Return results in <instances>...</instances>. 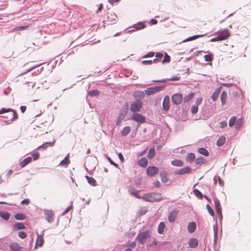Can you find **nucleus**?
<instances>
[{"mask_svg": "<svg viewBox=\"0 0 251 251\" xmlns=\"http://www.w3.org/2000/svg\"><path fill=\"white\" fill-rule=\"evenodd\" d=\"M141 199L151 202L159 201L163 200L161 195L159 193L145 194L142 196Z\"/></svg>", "mask_w": 251, "mask_h": 251, "instance_id": "obj_1", "label": "nucleus"}, {"mask_svg": "<svg viewBox=\"0 0 251 251\" xmlns=\"http://www.w3.org/2000/svg\"><path fill=\"white\" fill-rule=\"evenodd\" d=\"M151 237V232L149 230L140 232L136 238L137 241L142 245L144 244L147 240Z\"/></svg>", "mask_w": 251, "mask_h": 251, "instance_id": "obj_2", "label": "nucleus"}, {"mask_svg": "<svg viewBox=\"0 0 251 251\" xmlns=\"http://www.w3.org/2000/svg\"><path fill=\"white\" fill-rule=\"evenodd\" d=\"M230 36V34L226 30H222L218 32V35L215 38L211 39V42H216L222 41L227 39Z\"/></svg>", "mask_w": 251, "mask_h": 251, "instance_id": "obj_3", "label": "nucleus"}, {"mask_svg": "<svg viewBox=\"0 0 251 251\" xmlns=\"http://www.w3.org/2000/svg\"><path fill=\"white\" fill-rule=\"evenodd\" d=\"M143 102L142 101L137 100L135 101L131 104L130 110L132 112H139L142 107Z\"/></svg>", "mask_w": 251, "mask_h": 251, "instance_id": "obj_4", "label": "nucleus"}, {"mask_svg": "<svg viewBox=\"0 0 251 251\" xmlns=\"http://www.w3.org/2000/svg\"><path fill=\"white\" fill-rule=\"evenodd\" d=\"M45 219L49 223H52L54 220V213L52 210L45 209L44 211Z\"/></svg>", "mask_w": 251, "mask_h": 251, "instance_id": "obj_5", "label": "nucleus"}, {"mask_svg": "<svg viewBox=\"0 0 251 251\" xmlns=\"http://www.w3.org/2000/svg\"><path fill=\"white\" fill-rule=\"evenodd\" d=\"M130 119L140 124L144 123L146 121L145 117L139 113L133 114Z\"/></svg>", "mask_w": 251, "mask_h": 251, "instance_id": "obj_6", "label": "nucleus"}, {"mask_svg": "<svg viewBox=\"0 0 251 251\" xmlns=\"http://www.w3.org/2000/svg\"><path fill=\"white\" fill-rule=\"evenodd\" d=\"M9 112H12L13 113V117L11 119V121L16 120L18 118V114H17L16 111L15 110H13L11 108H7V109H5L4 108H2L0 110V114H2L5 113Z\"/></svg>", "mask_w": 251, "mask_h": 251, "instance_id": "obj_7", "label": "nucleus"}, {"mask_svg": "<svg viewBox=\"0 0 251 251\" xmlns=\"http://www.w3.org/2000/svg\"><path fill=\"white\" fill-rule=\"evenodd\" d=\"M158 172V168L155 166H149L147 169V174L150 176H153L157 174Z\"/></svg>", "mask_w": 251, "mask_h": 251, "instance_id": "obj_8", "label": "nucleus"}, {"mask_svg": "<svg viewBox=\"0 0 251 251\" xmlns=\"http://www.w3.org/2000/svg\"><path fill=\"white\" fill-rule=\"evenodd\" d=\"M172 99L173 103L177 105L181 102L183 97L180 94H176L172 96Z\"/></svg>", "mask_w": 251, "mask_h": 251, "instance_id": "obj_9", "label": "nucleus"}, {"mask_svg": "<svg viewBox=\"0 0 251 251\" xmlns=\"http://www.w3.org/2000/svg\"><path fill=\"white\" fill-rule=\"evenodd\" d=\"M127 113V111L126 109L122 110L119 115L118 116L117 119L116 120V125H119L122 122V121L125 118L126 116Z\"/></svg>", "mask_w": 251, "mask_h": 251, "instance_id": "obj_10", "label": "nucleus"}, {"mask_svg": "<svg viewBox=\"0 0 251 251\" xmlns=\"http://www.w3.org/2000/svg\"><path fill=\"white\" fill-rule=\"evenodd\" d=\"M178 214V211L176 210H174L171 212L168 217V219L169 222L173 223L175 221V220L177 218Z\"/></svg>", "mask_w": 251, "mask_h": 251, "instance_id": "obj_11", "label": "nucleus"}, {"mask_svg": "<svg viewBox=\"0 0 251 251\" xmlns=\"http://www.w3.org/2000/svg\"><path fill=\"white\" fill-rule=\"evenodd\" d=\"M188 246L191 248H196L198 246V240L197 238H191L188 242Z\"/></svg>", "mask_w": 251, "mask_h": 251, "instance_id": "obj_12", "label": "nucleus"}, {"mask_svg": "<svg viewBox=\"0 0 251 251\" xmlns=\"http://www.w3.org/2000/svg\"><path fill=\"white\" fill-rule=\"evenodd\" d=\"M170 99L168 96H166L164 98L163 101V109L166 111H168L170 108Z\"/></svg>", "mask_w": 251, "mask_h": 251, "instance_id": "obj_13", "label": "nucleus"}, {"mask_svg": "<svg viewBox=\"0 0 251 251\" xmlns=\"http://www.w3.org/2000/svg\"><path fill=\"white\" fill-rule=\"evenodd\" d=\"M70 163V160L69 159V154H68L59 163V165L67 167Z\"/></svg>", "mask_w": 251, "mask_h": 251, "instance_id": "obj_14", "label": "nucleus"}, {"mask_svg": "<svg viewBox=\"0 0 251 251\" xmlns=\"http://www.w3.org/2000/svg\"><path fill=\"white\" fill-rule=\"evenodd\" d=\"M227 97V92L226 91H223L221 95V100L223 105L226 103Z\"/></svg>", "mask_w": 251, "mask_h": 251, "instance_id": "obj_15", "label": "nucleus"}, {"mask_svg": "<svg viewBox=\"0 0 251 251\" xmlns=\"http://www.w3.org/2000/svg\"><path fill=\"white\" fill-rule=\"evenodd\" d=\"M148 160L145 157H142L138 161V165L142 167H146L148 165Z\"/></svg>", "mask_w": 251, "mask_h": 251, "instance_id": "obj_16", "label": "nucleus"}, {"mask_svg": "<svg viewBox=\"0 0 251 251\" xmlns=\"http://www.w3.org/2000/svg\"><path fill=\"white\" fill-rule=\"evenodd\" d=\"M196 228V224L195 222L189 223L188 225L187 229L189 233H193Z\"/></svg>", "mask_w": 251, "mask_h": 251, "instance_id": "obj_17", "label": "nucleus"}, {"mask_svg": "<svg viewBox=\"0 0 251 251\" xmlns=\"http://www.w3.org/2000/svg\"><path fill=\"white\" fill-rule=\"evenodd\" d=\"M161 179L162 182L166 183L168 180V173L164 171H162L160 174Z\"/></svg>", "mask_w": 251, "mask_h": 251, "instance_id": "obj_18", "label": "nucleus"}, {"mask_svg": "<svg viewBox=\"0 0 251 251\" xmlns=\"http://www.w3.org/2000/svg\"><path fill=\"white\" fill-rule=\"evenodd\" d=\"M32 161V157H27V158L24 159L23 161H22L20 165L22 168H23L25 167L26 165L28 164L29 163H30Z\"/></svg>", "mask_w": 251, "mask_h": 251, "instance_id": "obj_19", "label": "nucleus"}, {"mask_svg": "<svg viewBox=\"0 0 251 251\" xmlns=\"http://www.w3.org/2000/svg\"><path fill=\"white\" fill-rule=\"evenodd\" d=\"M215 208L218 215H221L222 209L221 208V204L218 200H214Z\"/></svg>", "mask_w": 251, "mask_h": 251, "instance_id": "obj_20", "label": "nucleus"}, {"mask_svg": "<svg viewBox=\"0 0 251 251\" xmlns=\"http://www.w3.org/2000/svg\"><path fill=\"white\" fill-rule=\"evenodd\" d=\"M43 234L38 235L37 239L36 242V246L41 247L44 243Z\"/></svg>", "mask_w": 251, "mask_h": 251, "instance_id": "obj_21", "label": "nucleus"}, {"mask_svg": "<svg viewBox=\"0 0 251 251\" xmlns=\"http://www.w3.org/2000/svg\"><path fill=\"white\" fill-rule=\"evenodd\" d=\"M9 247L11 250L13 251H20L21 250V247L17 243H11Z\"/></svg>", "mask_w": 251, "mask_h": 251, "instance_id": "obj_22", "label": "nucleus"}, {"mask_svg": "<svg viewBox=\"0 0 251 251\" xmlns=\"http://www.w3.org/2000/svg\"><path fill=\"white\" fill-rule=\"evenodd\" d=\"M165 227V224L164 222H160L157 227V231L159 234H162Z\"/></svg>", "mask_w": 251, "mask_h": 251, "instance_id": "obj_23", "label": "nucleus"}, {"mask_svg": "<svg viewBox=\"0 0 251 251\" xmlns=\"http://www.w3.org/2000/svg\"><path fill=\"white\" fill-rule=\"evenodd\" d=\"M172 165L177 167H181L183 165V162L182 161L179 159H176L171 162Z\"/></svg>", "mask_w": 251, "mask_h": 251, "instance_id": "obj_24", "label": "nucleus"}, {"mask_svg": "<svg viewBox=\"0 0 251 251\" xmlns=\"http://www.w3.org/2000/svg\"><path fill=\"white\" fill-rule=\"evenodd\" d=\"M198 151L199 153L205 156H208L209 155V152L204 148H200L198 149Z\"/></svg>", "mask_w": 251, "mask_h": 251, "instance_id": "obj_25", "label": "nucleus"}, {"mask_svg": "<svg viewBox=\"0 0 251 251\" xmlns=\"http://www.w3.org/2000/svg\"><path fill=\"white\" fill-rule=\"evenodd\" d=\"M25 228V226L22 223H17L14 225V229H24Z\"/></svg>", "mask_w": 251, "mask_h": 251, "instance_id": "obj_26", "label": "nucleus"}, {"mask_svg": "<svg viewBox=\"0 0 251 251\" xmlns=\"http://www.w3.org/2000/svg\"><path fill=\"white\" fill-rule=\"evenodd\" d=\"M130 130V127L129 126H126L122 129L121 134L123 136H126L129 133Z\"/></svg>", "mask_w": 251, "mask_h": 251, "instance_id": "obj_27", "label": "nucleus"}, {"mask_svg": "<svg viewBox=\"0 0 251 251\" xmlns=\"http://www.w3.org/2000/svg\"><path fill=\"white\" fill-rule=\"evenodd\" d=\"M129 194L134 196L138 199H141L142 197L139 195V191H135L134 189L129 190Z\"/></svg>", "mask_w": 251, "mask_h": 251, "instance_id": "obj_28", "label": "nucleus"}, {"mask_svg": "<svg viewBox=\"0 0 251 251\" xmlns=\"http://www.w3.org/2000/svg\"><path fill=\"white\" fill-rule=\"evenodd\" d=\"M0 216L4 220H7L10 218V214L7 212H0Z\"/></svg>", "mask_w": 251, "mask_h": 251, "instance_id": "obj_29", "label": "nucleus"}, {"mask_svg": "<svg viewBox=\"0 0 251 251\" xmlns=\"http://www.w3.org/2000/svg\"><path fill=\"white\" fill-rule=\"evenodd\" d=\"M204 35H196L190 37H188V38L186 39L183 41V42L190 41L192 40H196L200 37H201L204 36Z\"/></svg>", "mask_w": 251, "mask_h": 251, "instance_id": "obj_30", "label": "nucleus"}, {"mask_svg": "<svg viewBox=\"0 0 251 251\" xmlns=\"http://www.w3.org/2000/svg\"><path fill=\"white\" fill-rule=\"evenodd\" d=\"M226 141V137L224 136H221L218 139L217 142V145L218 146H222L224 145Z\"/></svg>", "mask_w": 251, "mask_h": 251, "instance_id": "obj_31", "label": "nucleus"}, {"mask_svg": "<svg viewBox=\"0 0 251 251\" xmlns=\"http://www.w3.org/2000/svg\"><path fill=\"white\" fill-rule=\"evenodd\" d=\"M195 159V155L193 153H189L186 157V160L189 162H193Z\"/></svg>", "mask_w": 251, "mask_h": 251, "instance_id": "obj_32", "label": "nucleus"}, {"mask_svg": "<svg viewBox=\"0 0 251 251\" xmlns=\"http://www.w3.org/2000/svg\"><path fill=\"white\" fill-rule=\"evenodd\" d=\"M145 27V25L142 22H139L133 25V27L137 30L141 29Z\"/></svg>", "mask_w": 251, "mask_h": 251, "instance_id": "obj_33", "label": "nucleus"}, {"mask_svg": "<svg viewBox=\"0 0 251 251\" xmlns=\"http://www.w3.org/2000/svg\"><path fill=\"white\" fill-rule=\"evenodd\" d=\"M163 56L161 53H157L155 55V58L153 59V63L160 62Z\"/></svg>", "mask_w": 251, "mask_h": 251, "instance_id": "obj_34", "label": "nucleus"}, {"mask_svg": "<svg viewBox=\"0 0 251 251\" xmlns=\"http://www.w3.org/2000/svg\"><path fill=\"white\" fill-rule=\"evenodd\" d=\"M86 178L87 179L88 183L93 186L96 185V180L92 177H90L89 176H86Z\"/></svg>", "mask_w": 251, "mask_h": 251, "instance_id": "obj_35", "label": "nucleus"}, {"mask_svg": "<svg viewBox=\"0 0 251 251\" xmlns=\"http://www.w3.org/2000/svg\"><path fill=\"white\" fill-rule=\"evenodd\" d=\"M54 143L55 142H46L44 144H43V145H41L40 146H39L38 147V148H47L49 146L50 147H52L54 146Z\"/></svg>", "mask_w": 251, "mask_h": 251, "instance_id": "obj_36", "label": "nucleus"}, {"mask_svg": "<svg viewBox=\"0 0 251 251\" xmlns=\"http://www.w3.org/2000/svg\"><path fill=\"white\" fill-rule=\"evenodd\" d=\"M155 151L154 149V148L150 149V150H149V152L148 153V157L150 159L153 158L155 155Z\"/></svg>", "mask_w": 251, "mask_h": 251, "instance_id": "obj_37", "label": "nucleus"}, {"mask_svg": "<svg viewBox=\"0 0 251 251\" xmlns=\"http://www.w3.org/2000/svg\"><path fill=\"white\" fill-rule=\"evenodd\" d=\"M195 163L197 165H201L205 163L204 159L202 157H199L195 160Z\"/></svg>", "mask_w": 251, "mask_h": 251, "instance_id": "obj_38", "label": "nucleus"}, {"mask_svg": "<svg viewBox=\"0 0 251 251\" xmlns=\"http://www.w3.org/2000/svg\"><path fill=\"white\" fill-rule=\"evenodd\" d=\"M194 194L199 199H201L203 195L202 193L197 189H195L193 190Z\"/></svg>", "mask_w": 251, "mask_h": 251, "instance_id": "obj_39", "label": "nucleus"}, {"mask_svg": "<svg viewBox=\"0 0 251 251\" xmlns=\"http://www.w3.org/2000/svg\"><path fill=\"white\" fill-rule=\"evenodd\" d=\"M194 96V94L193 93H190L188 95L184 97L183 100L184 102H188L191 100Z\"/></svg>", "mask_w": 251, "mask_h": 251, "instance_id": "obj_40", "label": "nucleus"}, {"mask_svg": "<svg viewBox=\"0 0 251 251\" xmlns=\"http://www.w3.org/2000/svg\"><path fill=\"white\" fill-rule=\"evenodd\" d=\"M236 117L235 116L232 117L229 121V126L230 127L233 126L235 124H236Z\"/></svg>", "mask_w": 251, "mask_h": 251, "instance_id": "obj_41", "label": "nucleus"}, {"mask_svg": "<svg viewBox=\"0 0 251 251\" xmlns=\"http://www.w3.org/2000/svg\"><path fill=\"white\" fill-rule=\"evenodd\" d=\"M170 61H171L170 56L167 53H165L164 57L162 61V63H169L170 62Z\"/></svg>", "mask_w": 251, "mask_h": 251, "instance_id": "obj_42", "label": "nucleus"}, {"mask_svg": "<svg viewBox=\"0 0 251 251\" xmlns=\"http://www.w3.org/2000/svg\"><path fill=\"white\" fill-rule=\"evenodd\" d=\"M15 218L17 220H23L25 219L26 217L24 214H21V213H18V214H16L15 215Z\"/></svg>", "mask_w": 251, "mask_h": 251, "instance_id": "obj_43", "label": "nucleus"}, {"mask_svg": "<svg viewBox=\"0 0 251 251\" xmlns=\"http://www.w3.org/2000/svg\"><path fill=\"white\" fill-rule=\"evenodd\" d=\"M28 27V25L16 26L13 29V31H19V30H24V29H26Z\"/></svg>", "mask_w": 251, "mask_h": 251, "instance_id": "obj_44", "label": "nucleus"}, {"mask_svg": "<svg viewBox=\"0 0 251 251\" xmlns=\"http://www.w3.org/2000/svg\"><path fill=\"white\" fill-rule=\"evenodd\" d=\"M145 93L147 95H151L154 94L155 93L153 91V89L152 87H150L146 89L145 91Z\"/></svg>", "mask_w": 251, "mask_h": 251, "instance_id": "obj_45", "label": "nucleus"}, {"mask_svg": "<svg viewBox=\"0 0 251 251\" xmlns=\"http://www.w3.org/2000/svg\"><path fill=\"white\" fill-rule=\"evenodd\" d=\"M206 208H207L209 213L210 214V215L212 216H214V212L213 210L212 209V208L211 207V206L209 204H207L206 205Z\"/></svg>", "mask_w": 251, "mask_h": 251, "instance_id": "obj_46", "label": "nucleus"}, {"mask_svg": "<svg viewBox=\"0 0 251 251\" xmlns=\"http://www.w3.org/2000/svg\"><path fill=\"white\" fill-rule=\"evenodd\" d=\"M243 124V120L242 119H239L236 122L235 126L236 128H239L241 127Z\"/></svg>", "mask_w": 251, "mask_h": 251, "instance_id": "obj_47", "label": "nucleus"}, {"mask_svg": "<svg viewBox=\"0 0 251 251\" xmlns=\"http://www.w3.org/2000/svg\"><path fill=\"white\" fill-rule=\"evenodd\" d=\"M204 57L206 61L210 62L213 60V56L211 54L205 55Z\"/></svg>", "mask_w": 251, "mask_h": 251, "instance_id": "obj_48", "label": "nucleus"}, {"mask_svg": "<svg viewBox=\"0 0 251 251\" xmlns=\"http://www.w3.org/2000/svg\"><path fill=\"white\" fill-rule=\"evenodd\" d=\"M220 91H215L212 96V99L213 101H215L217 100L218 98L219 95Z\"/></svg>", "mask_w": 251, "mask_h": 251, "instance_id": "obj_49", "label": "nucleus"}, {"mask_svg": "<svg viewBox=\"0 0 251 251\" xmlns=\"http://www.w3.org/2000/svg\"><path fill=\"white\" fill-rule=\"evenodd\" d=\"M89 95L91 96H97L99 95V92L97 90H93L89 92Z\"/></svg>", "mask_w": 251, "mask_h": 251, "instance_id": "obj_50", "label": "nucleus"}, {"mask_svg": "<svg viewBox=\"0 0 251 251\" xmlns=\"http://www.w3.org/2000/svg\"><path fill=\"white\" fill-rule=\"evenodd\" d=\"M153 89L154 92L155 93L157 92H159L160 90H162L164 89V87L163 86H155L152 87Z\"/></svg>", "mask_w": 251, "mask_h": 251, "instance_id": "obj_51", "label": "nucleus"}, {"mask_svg": "<svg viewBox=\"0 0 251 251\" xmlns=\"http://www.w3.org/2000/svg\"><path fill=\"white\" fill-rule=\"evenodd\" d=\"M18 235L22 239H25L27 237V234L24 231H20Z\"/></svg>", "mask_w": 251, "mask_h": 251, "instance_id": "obj_52", "label": "nucleus"}, {"mask_svg": "<svg viewBox=\"0 0 251 251\" xmlns=\"http://www.w3.org/2000/svg\"><path fill=\"white\" fill-rule=\"evenodd\" d=\"M198 110V106L196 105H193L191 108V112L193 114H196L197 113Z\"/></svg>", "mask_w": 251, "mask_h": 251, "instance_id": "obj_53", "label": "nucleus"}, {"mask_svg": "<svg viewBox=\"0 0 251 251\" xmlns=\"http://www.w3.org/2000/svg\"><path fill=\"white\" fill-rule=\"evenodd\" d=\"M182 170L184 174H188L191 172V169L189 167H186L182 169Z\"/></svg>", "mask_w": 251, "mask_h": 251, "instance_id": "obj_54", "label": "nucleus"}, {"mask_svg": "<svg viewBox=\"0 0 251 251\" xmlns=\"http://www.w3.org/2000/svg\"><path fill=\"white\" fill-rule=\"evenodd\" d=\"M153 63V60H145V61H143L142 62V64L145 65H151Z\"/></svg>", "mask_w": 251, "mask_h": 251, "instance_id": "obj_55", "label": "nucleus"}, {"mask_svg": "<svg viewBox=\"0 0 251 251\" xmlns=\"http://www.w3.org/2000/svg\"><path fill=\"white\" fill-rule=\"evenodd\" d=\"M154 55L153 52H150L143 56V58L152 57Z\"/></svg>", "mask_w": 251, "mask_h": 251, "instance_id": "obj_56", "label": "nucleus"}, {"mask_svg": "<svg viewBox=\"0 0 251 251\" xmlns=\"http://www.w3.org/2000/svg\"><path fill=\"white\" fill-rule=\"evenodd\" d=\"M202 98L201 97L198 98L196 101V106H198L201 103Z\"/></svg>", "mask_w": 251, "mask_h": 251, "instance_id": "obj_57", "label": "nucleus"}, {"mask_svg": "<svg viewBox=\"0 0 251 251\" xmlns=\"http://www.w3.org/2000/svg\"><path fill=\"white\" fill-rule=\"evenodd\" d=\"M32 156L34 160H36L39 158L40 155L38 152H36L35 153L32 154Z\"/></svg>", "mask_w": 251, "mask_h": 251, "instance_id": "obj_58", "label": "nucleus"}, {"mask_svg": "<svg viewBox=\"0 0 251 251\" xmlns=\"http://www.w3.org/2000/svg\"><path fill=\"white\" fill-rule=\"evenodd\" d=\"M72 208V206L71 205V206H69V207H68L62 213V215H65L66 214H67L70 210V209Z\"/></svg>", "mask_w": 251, "mask_h": 251, "instance_id": "obj_59", "label": "nucleus"}, {"mask_svg": "<svg viewBox=\"0 0 251 251\" xmlns=\"http://www.w3.org/2000/svg\"><path fill=\"white\" fill-rule=\"evenodd\" d=\"M30 200L29 199H25L22 201L21 203L22 204H26L27 205L29 203Z\"/></svg>", "mask_w": 251, "mask_h": 251, "instance_id": "obj_60", "label": "nucleus"}, {"mask_svg": "<svg viewBox=\"0 0 251 251\" xmlns=\"http://www.w3.org/2000/svg\"><path fill=\"white\" fill-rule=\"evenodd\" d=\"M220 126L221 128H224L227 126V123L226 121H223L220 123Z\"/></svg>", "mask_w": 251, "mask_h": 251, "instance_id": "obj_61", "label": "nucleus"}, {"mask_svg": "<svg viewBox=\"0 0 251 251\" xmlns=\"http://www.w3.org/2000/svg\"><path fill=\"white\" fill-rule=\"evenodd\" d=\"M108 160L109 161L110 163L112 165H113L115 166V167H118V165H117L116 163H115L114 162H113V161L111 160V159L110 158L108 157Z\"/></svg>", "mask_w": 251, "mask_h": 251, "instance_id": "obj_62", "label": "nucleus"}, {"mask_svg": "<svg viewBox=\"0 0 251 251\" xmlns=\"http://www.w3.org/2000/svg\"><path fill=\"white\" fill-rule=\"evenodd\" d=\"M20 109L22 111V113H25L26 109V107L25 106H21L20 107Z\"/></svg>", "mask_w": 251, "mask_h": 251, "instance_id": "obj_63", "label": "nucleus"}, {"mask_svg": "<svg viewBox=\"0 0 251 251\" xmlns=\"http://www.w3.org/2000/svg\"><path fill=\"white\" fill-rule=\"evenodd\" d=\"M157 245V242L156 240H154L152 243L150 245V247H155Z\"/></svg>", "mask_w": 251, "mask_h": 251, "instance_id": "obj_64", "label": "nucleus"}]
</instances>
